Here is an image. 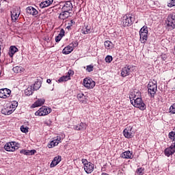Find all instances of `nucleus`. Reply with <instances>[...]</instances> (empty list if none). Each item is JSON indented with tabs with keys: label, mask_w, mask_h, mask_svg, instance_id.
<instances>
[{
	"label": "nucleus",
	"mask_w": 175,
	"mask_h": 175,
	"mask_svg": "<svg viewBox=\"0 0 175 175\" xmlns=\"http://www.w3.org/2000/svg\"><path fill=\"white\" fill-rule=\"evenodd\" d=\"M139 40L141 43H146L147 42V39H148V28L147 26H144L139 30Z\"/></svg>",
	"instance_id": "f257e3e1"
},
{
	"label": "nucleus",
	"mask_w": 175,
	"mask_h": 175,
	"mask_svg": "<svg viewBox=\"0 0 175 175\" xmlns=\"http://www.w3.org/2000/svg\"><path fill=\"white\" fill-rule=\"evenodd\" d=\"M157 90H158V85H157V82H150L148 85V92L150 94L151 98H154L155 96V94H157Z\"/></svg>",
	"instance_id": "f03ea898"
},
{
	"label": "nucleus",
	"mask_w": 175,
	"mask_h": 175,
	"mask_svg": "<svg viewBox=\"0 0 175 175\" xmlns=\"http://www.w3.org/2000/svg\"><path fill=\"white\" fill-rule=\"evenodd\" d=\"M134 21L135 18L132 16L126 14L122 18V25L123 27H131Z\"/></svg>",
	"instance_id": "7ed1b4c3"
},
{
	"label": "nucleus",
	"mask_w": 175,
	"mask_h": 175,
	"mask_svg": "<svg viewBox=\"0 0 175 175\" xmlns=\"http://www.w3.org/2000/svg\"><path fill=\"white\" fill-rule=\"evenodd\" d=\"M4 149L5 151H16V150H18V144H16V142H8L5 146Z\"/></svg>",
	"instance_id": "20e7f679"
},
{
	"label": "nucleus",
	"mask_w": 175,
	"mask_h": 175,
	"mask_svg": "<svg viewBox=\"0 0 175 175\" xmlns=\"http://www.w3.org/2000/svg\"><path fill=\"white\" fill-rule=\"evenodd\" d=\"M134 107H137L139 110H146V104H144L142 98H137L134 100Z\"/></svg>",
	"instance_id": "39448f33"
},
{
	"label": "nucleus",
	"mask_w": 175,
	"mask_h": 175,
	"mask_svg": "<svg viewBox=\"0 0 175 175\" xmlns=\"http://www.w3.org/2000/svg\"><path fill=\"white\" fill-rule=\"evenodd\" d=\"M51 113V108H47V107H42L38 111L35 113L36 116H47Z\"/></svg>",
	"instance_id": "423d86ee"
},
{
	"label": "nucleus",
	"mask_w": 175,
	"mask_h": 175,
	"mask_svg": "<svg viewBox=\"0 0 175 175\" xmlns=\"http://www.w3.org/2000/svg\"><path fill=\"white\" fill-rule=\"evenodd\" d=\"M10 94H12V90L8 88L0 89V98H2L3 99L9 98L10 96Z\"/></svg>",
	"instance_id": "0eeeda50"
},
{
	"label": "nucleus",
	"mask_w": 175,
	"mask_h": 175,
	"mask_svg": "<svg viewBox=\"0 0 175 175\" xmlns=\"http://www.w3.org/2000/svg\"><path fill=\"white\" fill-rule=\"evenodd\" d=\"M83 85L86 88H94V87H95V81L92 79L85 78L83 79Z\"/></svg>",
	"instance_id": "6e6552de"
},
{
	"label": "nucleus",
	"mask_w": 175,
	"mask_h": 175,
	"mask_svg": "<svg viewBox=\"0 0 175 175\" xmlns=\"http://www.w3.org/2000/svg\"><path fill=\"white\" fill-rule=\"evenodd\" d=\"M123 135L124 137H126L127 139H131L135 135V133L132 131V127H127L123 131Z\"/></svg>",
	"instance_id": "1a4fd4ad"
},
{
	"label": "nucleus",
	"mask_w": 175,
	"mask_h": 175,
	"mask_svg": "<svg viewBox=\"0 0 175 175\" xmlns=\"http://www.w3.org/2000/svg\"><path fill=\"white\" fill-rule=\"evenodd\" d=\"M167 26L168 27H171V28H173V29H174L175 28V14H172L168 16L167 17Z\"/></svg>",
	"instance_id": "9d476101"
},
{
	"label": "nucleus",
	"mask_w": 175,
	"mask_h": 175,
	"mask_svg": "<svg viewBox=\"0 0 175 175\" xmlns=\"http://www.w3.org/2000/svg\"><path fill=\"white\" fill-rule=\"evenodd\" d=\"M83 167H84V170H85V173H87V174H91V173H92V172H94V169H95V165H94L91 162H89V163L87 165L83 166Z\"/></svg>",
	"instance_id": "9b49d317"
},
{
	"label": "nucleus",
	"mask_w": 175,
	"mask_h": 175,
	"mask_svg": "<svg viewBox=\"0 0 175 175\" xmlns=\"http://www.w3.org/2000/svg\"><path fill=\"white\" fill-rule=\"evenodd\" d=\"M131 68H132V66H127L123 68L121 72L122 77H126V76H129V75L131 74Z\"/></svg>",
	"instance_id": "f8f14e48"
},
{
	"label": "nucleus",
	"mask_w": 175,
	"mask_h": 175,
	"mask_svg": "<svg viewBox=\"0 0 175 175\" xmlns=\"http://www.w3.org/2000/svg\"><path fill=\"white\" fill-rule=\"evenodd\" d=\"M13 111H14L13 110V108H12V107H10V105H7L1 109V113L4 114V116H10V114H12Z\"/></svg>",
	"instance_id": "ddd939ff"
},
{
	"label": "nucleus",
	"mask_w": 175,
	"mask_h": 175,
	"mask_svg": "<svg viewBox=\"0 0 175 175\" xmlns=\"http://www.w3.org/2000/svg\"><path fill=\"white\" fill-rule=\"evenodd\" d=\"M72 9H73L72 1H66L62 7V10H64V12H70Z\"/></svg>",
	"instance_id": "4468645a"
},
{
	"label": "nucleus",
	"mask_w": 175,
	"mask_h": 175,
	"mask_svg": "<svg viewBox=\"0 0 175 175\" xmlns=\"http://www.w3.org/2000/svg\"><path fill=\"white\" fill-rule=\"evenodd\" d=\"M61 161H62V157L61 156L55 157L50 164V167H55V166H57V165H58Z\"/></svg>",
	"instance_id": "2eb2a0df"
},
{
	"label": "nucleus",
	"mask_w": 175,
	"mask_h": 175,
	"mask_svg": "<svg viewBox=\"0 0 175 175\" xmlns=\"http://www.w3.org/2000/svg\"><path fill=\"white\" fill-rule=\"evenodd\" d=\"M166 157H169L170 155H173L175 152V144H172L170 148H167L164 151Z\"/></svg>",
	"instance_id": "dca6fc26"
},
{
	"label": "nucleus",
	"mask_w": 175,
	"mask_h": 175,
	"mask_svg": "<svg viewBox=\"0 0 175 175\" xmlns=\"http://www.w3.org/2000/svg\"><path fill=\"white\" fill-rule=\"evenodd\" d=\"M20 16V12H18V8H15L13 12H11V17L13 21H17Z\"/></svg>",
	"instance_id": "f3484780"
},
{
	"label": "nucleus",
	"mask_w": 175,
	"mask_h": 175,
	"mask_svg": "<svg viewBox=\"0 0 175 175\" xmlns=\"http://www.w3.org/2000/svg\"><path fill=\"white\" fill-rule=\"evenodd\" d=\"M75 131H85L87 129V124L81 122L79 124L74 126Z\"/></svg>",
	"instance_id": "a211bd4d"
},
{
	"label": "nucleus",
	"mask_w": 175,
	"mask_h": 175,
	"mask_svg": "<svg viewBox=\"0 0 175 175\" xmlns=\"http://www.w3.org/2000/svg\"><path fill=\"white\" fill-rule=\"evenodd\" d=\"M26 12L27 14H31V16H37L38 14V10L32 6L27 7Z\"/></svg>",
	"instance_id": "6ab92c4d"
},
{
	"label": "nucleus",
	"mask_w": 175,
	"mask_h": 175,
	"mask_svg": "<svg viewBox=\"0 0 175 175\" xmlns=\"http://www.w3.org/2000/svg\"><path fill=\"white\" fill-rule=\"evenodd\" d=\"M68 17H70V12H69V11L62 10L59 18L61 20H66V18H68Z\"/></svg>",
	"instance_id": "aec40b11"
},
{
	"label": "nucleus",
	"mask_w": 175,
	"mask_h": 175,
	"mask_svg": "<svg viewBox=\"0 0 175 175\" xmlns=\"http://www.w3.org/2000/svg\"><path fill=\"white\" fill-rule=\"evenodd\" d=\"M44 102H46L44 98H40L31 105V107L35 108L39 107L40 106H43V105H44Z\"/></svg>",
	"instance_id": "412c9836"
},
{
	"label": "nucleus",
	"mask_w": 175,
	"mask_h": 175,
	"mask_svg": "<svg viewBox=\"0 0 175 175\" xmlns=\"http://www.w3.org/2000/svg\"><path fill=\"white\" fill-rule=\"evenodd\" d=\"M54 2V0H46L44 1H42L40 3V8L41 9H44V8H47L51 5Z\"/></svg>",
	"instance_id": "4be33fe9"
},
{
	"label": "nucleus",
	"mask_w": 175,
	"mask_h": 175,
	"mask_svg": "<svg viewBox=\"0 0 175 175\" xmlns=\"http://www.w3.org/2000/svg\"><path fill=\"white\" fill-rule=\"evenodd\" d=\"M120 157L124 159H132V152L129 150L125 151L121 154Z\"/></svg>",
	"instance_id": "5701e85b"
},
{
	"label": "nucleus",
	"mask_w": 175,
	"mask_h": 175,
	"mask_svg": "<svg viewBox=\"0 0 175 175\" xmlns=\"http://www.w3.org/2000/svg\"><path fill=\"white\" fill-rule=\"evenodd\" d=\"M73 46H72L70 44L66 46L63 51H62V53L63 54H65L66 55H68V54H70V53L72 51H73Z\"/></svg>",
	"instance_id": "b1692460"
},
{
	"label": "nucleus",
	"mask_w": 175,
	"mask_h": 175,
	"mask_svg": "<svg viewBox=\"0 0 175 175\" xmlns=\"http://www.w3.org/2000/svg\"><path fill=\"white\" fill-rule=\"evenodd\" d=\"M17 51H18V49H17V47L16 46H10V51L8 52V55L10 57H13V55H14V54H16V53H17Z\"/></svg>",
	"instance_id": "393cba45"
},
{
	"label": "nucleus",
	"mask_w": 175,
	"mask_h": 175,
	"mask_svg": "<svg viewBox=\"0 0 175 175\" xmlns=\"http://www.w3.org/2000/svg\"><path fill=\"white\" fill-rule=\"evenodd\" d=\"M21 154H24V155H34V154H36V150H21Z\"/></svg>",
	"instance_id": "a878e982"
},
{
	"label": "nucleus",
	"mask_w": 175,
	"mask_h": 175,
	"mask_svg": "<svg viewBox=\"0 0 175 175\" xmlns=\"http://www.w3.org/2000/svg\"><path fill=\"white\" fill-rule=\"evenodd\" d=\"M105 47L107 49V50H111V49L113 47V42L111 41L107 40L104 42Z\"/></svg>",
	"instance_id": "bb28decb"
},
{
	"label": "nucleus",
	"mask_w": 175,
	"mask_h": 175,
	"mask_svg": "<svg viewBox=\"0 0 175 175\" xmlns=\"http://www.w3.org/2000/svg\"><path fill=\"white\" fill-rule=\"evenodd\" d=\"M68 80H70V77L69 75H64L59 79L58 82L62 83L64 81H68Z\"/></svg>",
	"instance_id": "cd10ccee"
},
{
	"label": "nucleus",
	"mask_w": 175,
	"mask_h": 175,
	"mask_svg": "<svg viewBox=\"0 0 175 175\" xmlns=\"http://www.w3.org/2000/svg\"><path fill=\"white\" fill-rule=\"evenodd\" d=\"M58 144H59V142L54 139L48 144V147L49 148H53V147H55V146H58Z\"/></svg>",
	"instance_id": "c85d7f7f"
},
{
	"label": "nucleus",
	"mask_w": 175,
	"mask_h": 175,
	"mask_svg": "<svg viewBox=\"0 0 175 175\" xmlns=\"http://www.w3.org/2000/svg\"><path fill=\"white\" fill-rule=\"evenodd\" d=\"M41 83L39 81L36 82L33 85V91H38L41 87Z\"/></svg>",
	"instance_id": "c756f323"
},
{
	"label": "nucleus",
	"mask_w": 175,
	"mask_h": 175,
	"mask_svg": "<svg viewBox=\"0 0 175 175\" xmlns=\"http://www.w3.org/2000/svg\"><path fill=\"white\" fill-rule=\"evenodd\" d=\"M25 95L27 96L32 95V94H33V89H32V86H31V88H28L27 89H26L25 90Z\"/></svg>",
	"instance_id": "7c9ffc66"
},
{
	"label": "nucleus",
	"mask_w": 175,
	"mask_h": 175,
	"mask_svg": "<svg viewBox=\"0 0 175 175\" xmlns=\"http://www.w3.org/2000/svg\"><path fill=\"white\" fill-rule=\"evenodd\" d=\"M12 70L14 73H21L23 71V67L16 66L12 68Z\"/></svg>",
	"instance_id": "2f4dec72"
},
{
	"label": "nucleus",
	"mask_w": 175,
	"mask_h": 175,
	"mask_svg": "<svg viewBox=\"0 0 175 175\" xmlns=\"http://www.w3.org/2000/svg\"><path fill=\"white\" fill-rule=\"evenodd\" d=\"M18 106V103L17 101H13L12 104L10 105V107H11V109H13V111L16 110V107Z\"/></svg>",
	"instance_id": "473e14b6"
},
{
	"label": "nucleus",
	"mask_w": 175,
	"mask_h": 175,
	"mask_svg": "<svg viewBox=\"0 0 175 175\" xmlns=\"http://www.w3.org/2000/svg\"><path fill=\"white\" fill-rule=\"evenodd\" d=\"M168 136L171 140H173V142H175V133L174 132H173V131L170 132Z\"/></svg>",
	"instance_id": "72a5a7b5"
},
{
	"label": "nucleus",
	"mask_w": 175,
	"mask_h": 175,
	"mask_svg": "<svg viewBox=\"0 0 175 175\" xmlns=\"http://www.w3.org/2000/svg\"><path fill=\"white\" fill-rule=\"evenodd\" d=\"M113 61V57L111 55H107L105 57V62H107V64H110Z\"/></svg>",
	"instance_id": "f704fd0d"
},
{
	"label": "nucleus",
	"mask_w": 175,
	"mask_h": 175,
	"mask_svg": "<svg viewBox=\"0 0 175 175\" xmlns=\"http://www.w3.org/2000/svg\"><path fill=\"white\" fill-rule=\"evenodd\" d=\"M170 113H172V114H175V103H174L170 107Z\"/></svg>",
	"instance_id": "c9c22d12"
},
{
	"label": "nucleus",
	"mask_w": 175,
	"mask_h": 175,
	"mask_svg": "<svg viewBox=\"0 0 175 175\" xmlns=\"http://www.w3.org/2000/svg\"><path fill=\"white\" fill-rule=\"evenodd\" d=\"M94 70V66L93 65H89L86 66V71L87 72H92Z\"/></svg>",
	"instance_id": "e433bc0d"
},
{
	"label": "nucleus",
	"mask_w": 175,
	"mask_h": 175,
	"mask_svg": "<svg viewBox=\"0 0 175 175\" xmlns=\"http://www.w3.org/2000/svg\"><path fill=\"white\" fill-rule=\"evenodd\" d=\"M21 131L23 133H27L28 132V127H25L24 126H21Z\"/></svg>",
	"instance_id": "4c0bfd02"
},
{
	"label": "nucleus",
	"mask_w": 175,
	"mask_h": 175,
	"mask_svg": "<svg viewBox=\"0 0 175 175\" xmlns=\"http://www.w3.org/2000/svg\"><path fill=\"white\" fill-rule=\"evenodd\" d=\"M167 6H169V8H173V6H175V0H171L170 3H168Z\"/></svg>",
	"instance_id": "58836bf2"
},
{
	"label": "nucleus",
	"mask_w": 175,
	"mask_h": 175,
	"mask_svg": "<svg viewBox=\"0 0 175 175\" xmlns=\"http://www.w3.org/2000/svg\"><path fill=\"white\" fill-rule=\"evenodd\" d=\"M59 36H60L62 38L65 36V30H64V29H61Z\"/></svg>",
	"instance_id": "ea45409f"
},
{
	"label": "nucleus",
	"mask_w": 175,
	"mask_h": 175,
	"mask_svg": "<svg viewBox=\"0 0 175 175\" xmlns=\"http://www.w3.org/2000/svg\"><path fill=\"white\" fill-rule=\"evenodd\" d=\"M70 44L72 46V47H73V49H75V47H77L79 46V42H77V41H75Z\"/></svg>",
	"instance_id": "a19ab883"
},
{
	"label": "nucleus",
	"mask_w": 175,
	"mask_h": 175,
	"mask_svg": "<svg viewBox=\"0 0 175 175\" xmlns=\"http://www.w3.org/2000/svg\"><path fill=\"white\" fill-rule=\"evenodd\" d=\"M82 163L83 164V166H87L88 164L90 163V162H88V161L87 159H83Z\"/></svg>",
	"instance_id": "79ce46f5"
},
{
	"label": "nucleus",
	"mask_w": 175,
	"mask_h": 175,
	"mask_svg": "<svg viewBox=\"0 0 175 175\" xmlns=\"http://www.w3.org/2000/svg\"><path fill=\"white\" fill-rule=\"evenodd\" d=\"M62 39V37H61V36H58L55 37V42L56 43H58V42H59Z\"/></svg>",
	"instance_id": "37998d69"
},
{
	"label": "nucleus",
	"mask_w": 175,
	"mask_h": 175,
	"mask_svg": "<svg viewBox=\"0 0 175 175\" xmlns=\"http://www.w3.org/2000/svg\"><path fill=\"white\" fill-rule=\"evenodd\" d=\"M136 172L137 174H142V173H143V168L139 167V168L137 169Z\"/></svg>",
	"instance_id": "c03bdc74"
},
{
	"label": "nucleus",
	"mask_w": 175,
	"mask_h": 175,
	"mask_svg": "<svg viewBox=\"0 0 175 175\" xmlns=\"http://www.w3.org/2000/svg\"><path fill=\"white\" fill-rule=\"evenodd\" d=\"M129 98H130V99H133V100H135V98H136V94H130Z\"/></svg>",
	"instance_id": "a18cd8bd"
},
{
	"label": "nucleus",
	"mask_w": 175,
	"mask_h": 175,
	"mask_svg": "<svg viewBox=\"0 0 175 175\" xmlns=\"http://www.w3.org/2000/svg\"><path fill=\"white\" fill-rule=\"evenodd\" d=\"M90 32H91V30L86 27V31H83V33H84V35H87V33H90Z\"/></svg>",
	"instance_id": "49530a36"
},
{
	"label": "nucleus",
	"mask_w": 175,
	"mask_h": 175,
	"mask_svg": "<svg viewBox=\"0 0 175 175\" xmlns=\"http://www.w3.org/2000/svg\"><path fill=\"white\" fill-rule=\"evenodd\" d=\"M83 96H84V94H77V98L78 99H81L83 98Z\"/></svg>",
	"instance_id": "de8ad7c7"
},
{
	"label": "nucleus",
	"mask_w": 175,
	"mask_h": 175,
	"mask_svg": "<svg viewBox=\"0 0 175 175\" xmlns=\"http://www.w3.org/2000/svg\"><path fill=\"white\" fill-rule=\"evenodd\" d=\"M55 140H56V142H57L58 143H61V137L57 136V139H55Z\"/></svg>",
	"instance_id": "09e8293b"
},
{
	"label": "nucleus",
	"mask_w": 175,
	"mask_h": 175,
	"mask_svg": "<svg viewBox=\"0 0 175 175\" xmlns=\"http://www.w3.org/2000/svg\"><path fill=\"white\" fill-rule=\"evenodd\" d=\"M73 24H75V21L73 20H71L70 21V23H68V25H70V27H72V25H73Z\"/></svg>",
	"instance_id": "8fccbe9b"
},
{
	"label": "nucleus",
	"mask_w": 175,
	"mask_h": 175,
	"mask_svg": "<svg viewBox=\"0 0 175 175\" xmlns=\"http://www.w3.org/2000/svg\"><path fill=\"white\" fill-rule=\"evenodd\" d=\"M70 75H73V71H72V70H69L68 71V75H67V76H70Z\"/></svg>",
	"instance_id": "3c124183"
},
{
	"label": "nucleus",
	"mask_w": 175,
	"mask_h": 175,
	"mask_svg": "<svg viewBox=\"0 0 175 175\" xmlns=\"http://www.w3.org/2000/svg\"><path fill=\"white\" fill-rule=\"evenodd\" d=\"M46 83H48V84H50V83H51V79H47Z\"/></svg>",
	"instance_id": "603ef678"
},
{
	"label": "nucleus",
	"mask_w": 175,
	"mask_h": 175,
	"mask_svg": "<svg viewBox=\"0 0 175 175\" xmlns=\"http://www.w3.org/2000/svg\"><path fill=\"white\" fill-rule=\"evenodd\" d=\"M131 103L135 106V101H133V100H131Z\"/></svg>",
	"instance_id": "864d4df0"
},
{
	"label": "nucleus",
	"mask_w": 175,
	"mask_h": 175,
	"mask_svg": "<svg viewBox=\"0 0 175 175\" xmlns=\"http://www.w3.org/2000/svg\"><path fill=\"white\" fill-rule=\"evenodd\" d=\"M163 58V60L165 61V59H166V55H162Z\"/></svg>",
	"instance_id": "5fc2aeb1"
},
{
	"label": "nucleus",
	"mask_w": 175,
	"mask_h": 175,
	"mask_svg": "<svg viewBox=\"0 0 175 175\" xmlns=\"http://www.w3.org/2000/svg\"><path fill=\"white\" fill-rule=\"evenodd\" d=\"M70 27H72V26H70V25H68L66 27L67 29H70Z\"/></svg>",
	"instance_id": "6e6d98bb"
},
{
	"label": "nucleus",
	"mask_w": 175,
	"mask_h": 175,
	"mask_svg": "<svg viewBox=\"0 0 175 175\" xmlns=\"http://www.w3.org/2000/svg\"><path fill=\"white\" fill-rule=\"evenodd\" d=\"M174 144H175V142L174 143Z\"/></svg>",
	"instance_id": "4d7b16f0"
}]
</instances>
